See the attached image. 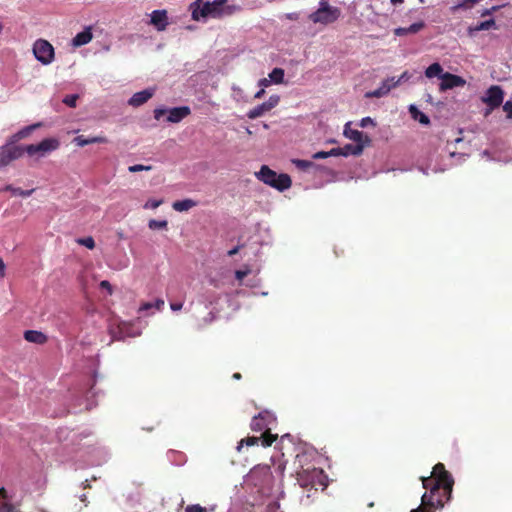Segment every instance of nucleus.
Masks as SVG:
<instances>
[{"label": "nucleus", "instance_id": "f257e3e1", "mask_svg": "<svg viewBox=\"0 0 512 512\" xmlns=\"http://www.w3.org/2000/svg\"><path fill=\"white\" fill-rule=\"evenodd\" d=\"M426 492L421 497V504L410 512H438L452 498L454 478L443 463H437L429 477H421Z\"/></svg>", "mask_w": 512, "mask_h": 512}, {"label": "nucleus", "instance_id": "f03ea898", "mask_svg": "<svg viewBox=\"0 0 512 512\" xmlns=\"http://www.w3.org/2000/svg\"><path fill=\"white\" fill-rule=\"evenodd\" d=\"M227 0H214L212 2L196 0L190 4L191 17L195 21L206 20L207 18H221L224 15H231L233 9L226 6Z\"/></svg>", "mask_w": 512, "mask_h": 512}, {"label": "nucleus", "instance_id": "7ed1b4c3", "mask_svg": "<svg viewBox=\"0 0 512 512\" xmlns=\"http://www.w3.org/2000/svg\"><path fill=\"white\" fill-rule=\"evenodd\" d=\"M275 422V417L268 411H262L257 416H254L250 427L255 432L263 431L261 435V444L263 447H269L277 439V434L270 432V426Z\"/></svg>", "mask_w": 512, "mask_h": 512}, {"label": "nucleus", "instance_id": "20e7f679", "mask_svg": "<svg viewBox=\"0 0 512 512\" xmlns=\"http://www.w3.org/2000/svg\"><path fill=\"white\" fill-rule=\"evenodd\" d=\"M256 176L263 183L281 192L289 189L292 185L291 178L288 174H277L266 165H263L260 168V171L256 173Z\"/></svg>", "mask_w": 512, "mask_h": 512}, {"label": "nucleus", "instance_id": "39448f33", "mask_svg": "<svg viewBox=\"0 0 512 512\" xmlns=\"http://www.w3.org/2000/svg\"><path fill=\"white\" fill-rule=\"evenodd\" d=\"M340 15L341 10L331 6L329 0H320L318 9L312 12L308 18L314 24L328 25L337 21Z\"/></svg>", "mask_w": 512, "mask_h": 512}, {"label": "nucleus", "instance_id": "423d86ee", "mask_svg": "<svg viewBox=\"0 0 512 512\" xmlns=\"http://www.w3.org/2000/svg\"><path fill=\"white\" fill-rule=\"evenodd\" d=\"M322 478L323 471L317 468L302 470L297 473V482L299 485L309 490L314 489V491H317V486L324 485Z\"/></svg>", "mask_w": 512, "mask_h": 512}, {"label": "nucleus", "instance_id": "0eeeda50", "mask_svg": "<svg viewBox=\"0 0 512 512\" xmlns=\"http://www.w3.org/2000/svg\"><path fill=\"white\" fill-rule=\"evenodd\" d=\"M33 54L43 65L52 63L55 57L54 47L44 39H38L35 41L33 45Z\"/></svg>", "mask_w": 512, "mask_h": 512}, {"label": "nucleus", "instance_id": "6e6552de", "mask_svg": "<svg viewBox=\"0 0 512 512\" xmlns=\"http://www.w3.org/2000/svg\"><path fill=\"white\" fill-rule=\"evenodd\" d=\"M60 142L56 138H46L38 144H30L23 147L24 153L29 156L38 154L40 157L45 156L47 153L58 149Z\"/></svg>", "mask_w": 512, "mask_h": 512}, {"label": "nucleus", "instance_id": "1a4fd4ad", "mask_svg": "<svg viewBox=\"0 0 512 512\" xmlns=\"http://www.w3.org/2000/svg\"><path fill=\"white\" fill-rule=\"evenodd\" d=\"M22 146L14 145L13 142H7L0 147V168L8 166L12 161L23 156Z\"/></svg>", "mask_w": 512, "mask_h": 512}, {"label": "nucleus", "instance_id": "9d476101", "mask_svg": "<svg viewBox=\"0 0 512 512\" xmlns=\"http://www.w3.org/2000/svg\"><path fill=\"white\" fill-rule=\"evenodd\" d=\"M504 92L500 86L493 85L483 97V102L486 103L491 109L499 107L503 102Z\"/></svg>", "mask_w": 512, "mask_h": 512}, {"label": "nucleus", "instance_id": "9b49d317", "mask_svg": "<svg viewBox=\"0 0 512 512\" xmlns=\"http://www.w3.org/2000/svg\"><path fill=\"white\" fill-rule=\"evenodd\" d=\"M440 90L446 91L455 87H462L466 84V81L458 75L446 72L441 75Z\"/></svg>", "mask_w": 512, "mask_h": 512}, {"label": "nucleus", "instance_id": "f8f14e48", "mask_svg": "<svg viewBox=\"0 0 512 512\" xmlns=\"http://www.w3.org/2000/svg\"><path fill=\"white\" fill-rule=\"evenodd\" d=\"M150 23L156 27L158 31H164L168 26V16L166 10H154L151 13Z\"/></svg>", "mask_w": 512, "mask_h": 512}, {"label": "nucleus", "instance_id": "ddd939ff", "mask_svg": "<svg viewBox=\"0 0 512 512\" xmlns=\"http://www.w3.org/2000/svg\"><path fill=\"white\" fill-rule=\"evenodd\" d=\"M191 110L188 106L174 107L168 110L167 121L171 123H179L188 115Z\"/></svg>", "mask_w": 512, "mask_h": 512}, {"label": "nucleus", "instance_id": "4468645a", "mask_svg": "<svg viewBox=\"0 0 512 512\" xmlns=\"http://www.w3.org/2000/svg\"><path fill=\"white\" fill-rule=\"evenodd\" d=\"M344 135L351 139L352 141H354L356 144H369L370 143V138L367 136V135H364L361 131L359 130H355V129H351L349 127V123L345 125V129H344Z\"/></svg>", "mask_w": 512, "mask_h": 512}, {"label": "nucleus", "instance_id": "2eb2a0df", "mask_svg": "<svg viewBox=\"0 0 512 512\" xmlns=\"http://www.w3.org/2000/svg\"><path fill=\"white\" fill-rule=\"evenodd\" d=\"M154 95L153 89H145L140 92H136L128 101L129 105L133 107H139L146 103Z\"/></svg>", "mask_w": 512, "mask_h": 512}, {"label": "nucleus", "instance_id": "dca6fc26", "mask_svg": "<svg viewBox=\"0 0 512 512\" xmlns=\"http://www.w3.org/2000/svg\"><path fill=\"white\" fill-rule=\"evenodd\" d=\"M108 139L105 136H93L86 138L83 135L76 136L73 139V143L79 147H84L89 144H95V143H107Z\"/></svg>", "mask_w": 512, "mask_h": 512}, {"label": "nucleus", "instance_id": "f3484780", "mask_svg": "<svg viewBox=\"0 0 512 512\" xmlns=\"http://www.w3.org/2000/svg\"><path fill=\"white\" fill-rule=\"evenodd\" d=\"M93 38L91 27L85 28L82 32L76 34L72 39V45L74 47H80L88 44Z\"/></svg>", "mask_w": 512, "mask_h": 512}, {"label": "nucleus", "instance_id": "a211bd4d", "mask_svg": "<svg viewBox=\"0 0 512 512\" xmlns=\"http://www.w3.org/2000/svg\"><path fill=\"white\" fill-rule=\"evenodd\" d=\"M337 156H349V155H360L364 149L363 144H346L344 147L335 148Z\"/></svg>", "mask_w": 512, "mask_h": 512}, {"label": "nucleus", "instance_id": "6ab92c4d", "mask_svg": "<svg viewBox=\"0 0 512 512\" xmlns=\"http://www.w3.org/2000/svg\"><path fill=\"white\" fill-rule=\"evenodd\" d=\"M425 27L423 21L411 24L409 27H399L394 30L396 36H404L407 34H416Z\"/></svg>", "mask_w": 512, "mask_h": 512}, {"label": "nucleus", "instance_id": "aec40b11", "mask_svg": "<svg viewBox=\"0 0 512 512\" xmlns=\"http://www.w3.org/2000/svg\"><path fill=\"white\" fill-rule=\"evenodd\" d=\"M24 339L31 343L45 344L48 340L47 336L36 330H27L24 332Z\"/></svg>", "mask_w": 512, "mask_h": 512}, {"label": "nucleus", "instance_id": "412c9836", "mask_svg": "<svg viewBox=\"0 0 512 512\" xmlns=\"http://www.w3.org/2000/svg\"><path fill=\"white\" fill-rule=\"evenodd\" d=\"M40 126H41V124L37 123V124H32V125L24 127L23 129L18 131L16 134H14L11 137V140L9 142H13V144L15 145V143L17 141L28 137L35 129H37Z\"/></svg>", "mask_w": 512, "mask_h": 512}, {"label": "nucleus", "instance_id": "4be33fe9", "mask_svg": "<svg viewBox=\"0 0 512 512\" xmlns=\"http://www.w3.org/2000/svg\"><path fill=\"white\" fill-rule=\"evenodd\" d=\"M0 512H19L18 508L7 501V492L0 488Z\"/></svg>", "mask_w": 512, "mask_h": 512}, {"label": "nucleus", "instance_id": "5701e85b", "mask_svg": "<svg viewBox=\"0 0 512 512\" xmlns=\"http://www.w3.org/2000/svg\"><path fill=\"white\" fill-rule=\"evenodd\" d=\"M409 112L411 114V117L414 120L419 121L421 124L428 125L430 123L429 117L426 114L422 113L420 110H418L417 107H415L414 105H411L409 107Z\"/></svg>", "mask_w": 512, "mask_h": 512}, {"label": "nucleus", "instance_id": "b1692460", "mask_svg": "<svg viewBox=\"0 0 512 512\" xmlns=\"http://www.w3.org/2000/svg\"><path fill=\"white\" fill-rule=\"evenodd\" d=\"M195 205H196V203L193 200H191V199H184V200H181V201H175L172 204V207H173L174 210H176L178 212H183V211H188L189 209H191Z\"/></svg>", "mask_w": 512, "mask_h": 512}, {"label": "nucleus", "instance_id": "393cba45", "mask_svg": "<svg viewBox=\"0 0 512 512\" xmlns=\"http://www.w3.org/2000/svg\"><path fill=\"white\" fill-rule=\"evenodd\" d=\"M267 105L265 103H262L253 109L249 110L247 113V117L249 119H256L264 115L265 113L269 112Z\"/></svg>", "mask_w": 512, "mask_h": 512}, {"label": "nucleus", "instance_id": "a878e982", "mask_svg": "<svg viewBox=\"0 0 512 512\" xmlns=\"http://www.w3.org/2000/svg\"><path fill=\"white\" fill-rule=\"evenodd\" d=\"M442 74H444L443 68L439 63H433L425 70V76L427 78H433V77L441 78Z\"/></svg>", "mask_w": 512, "mask_h": 512}, {"label": "nucleus", "instance_id": "bb28decb", "mask_svg": "<svg viewBox=\"0 0 512 512\" xmlns=\"http://www.w3.org/2000/svg\"><path fill=\"white\" fill-rule=\"evenodd\" d=\"M494 25H495L494 19H489V20L480 22V23H478L477 25H475L473 27H469V33L473 34V33L478 32V31L489 30Z\"/></svg>", "mask_w": 512, "mask_h": 512}, {"label": "nucleus", "instance_id": "cd10ccee", "mask_svg": "<svg viewBox=\"0 0 512 512\" xmlns=\"http://www.w3.org/2000/svg\"><path fill=\"white\" fill-rule=\"evenodd\" d=\"M2 191H8V192H11L13 195H19V196H22V197H28L30 195H32V193L35 191V189H30V190H22L21 188H16L10 184L6 185Z\"/></svg>", "mask_w": 512, "mask_h": 512}, {"label": "nucleus", "instance_id": "c85d7f7f", "mask_svg": "<svg viewBox=\"0 0 512 512\" xmlns=\"http://www.w3.org/2000/svg\"><path fill=\"white\" fill-rule=\"evenodd\" d=\"M390 92V87L387 84H381L379 88L370 91L366 94L369 98H380L387 95Z\"/></svg>", "mask_w": 512, "mask_h": 512}, {"label": "nucleus", "instance_id": "c756f323", "mask_svg": "<svg viewBox=\"0 0 512 512\" xmlns=\"http://www.w3.org/2000/svg\"><path fill=\"white\" fill-rule=\"evenodd\" d=\"M269 79H270L271 82H273L275 84L282 83L283 80H284V70L281 69V68H274L269 73Z\"/></svg>", "mask_w": 512, "mask_h": 512}, {"label": "nucleus", "instance_id": "7c9ffc66", "mask_svg": "<svg viewBox=\"0 0 512 512\" xmlns=\"http://www.w3.org/2000/svg\"><path fill=\"white\" fill-rule=\"evenodd\" d=\"M168 226V221L167 220H156V219H151L149 222H148V227L151 229V230H158V229H166Z\"/></svg>", "mask_w": 512, "mask_h": 512}, {"label": "nucleus", "instance_id": "2f4dec72", "mask_svg": "<svg viewBox=\"0 0 512 512\" xmlns=\"http://www.w3.org/2000/svg\"><path fill=\"white\" fill-rule=\"evenodd\" d=\"M261 441V437H255V436H252V437H247L245 439H242L240 442H239V445L237 447L238 450H241L242 446L243 445H246V446H254V445H257L258 442Z\"/></svg>", "mask_w": 512, "mask_h": 512}, {"label": "nucleus", "instance_id": "473e14b6", "mask_svg": "<svg viewBox=\"0 0 512 512\" xmlns=\"http://www.w3.org/2000/svg\"><path fill=\"white\" fill-rule=\"evenodd\" d=\"M76 242L79 245L85 246L86 248H88L90 250L95 248V241H94L93 237H91V236L84 237V238H78L76 240Z\"/></svg>", "mask_w": 512, "mask_h": 512}, {"label": "nucleus", "instance_id": "72a5a7b5", "mask_svg": "<svg viewBox=\"0 0 512 512\" xmlns=\"http://www.w3.org/2000/svg\"><path fill=\"white\" fill-rule=\"evenodd\" d=\"M337 152L339 151L335 148L331 149L330 151H319L313 155V159H325L330 156H337Z\"/></svg>", "mask_w": 512, "mask_h": 512}, {"label": "nucleus", "instance_id": "f704fd0d", "mask_svg": "<svg viewBox=\"0 0 512 512\" xmlns=\"http://www.w3.org/2000/svg\"><path fill=\"white\" fill-rule=\"evenodd\" d=\"M293 163L295 164V166L300 169V170H303V171H306L308 170L310 167L313 166V162L311 161H308V160H300V159H296V160H293Z\"/></svg>", "mask_w": 512, "mask_h": 512}, {"label": "nucleus", "instance_id": "c9c22d12", "mask_svg": "<svg viewBox=\"0 0 512 512\" xmlns=\"http://www.w3.org/2000/svg\"><path fill=\"white\" fill-rule=\"evenodd\" d=\"M78 98H79V96L77 94L67 95L63 99V103H65L69 107L74 108V107H76Z\"/></svg>", "mask_w": 512, "mask_h": 512}, {"label": "nucleus", "instance_id": "e433bc0d", "mask_svg": "<svg viewBox=\"0 0 512 512\" xmlns=\"http://www.w3.org/2000/svg\"><path fill=\"white\" fill-rule=\"evenodd\" d=\"M152 169V166L149 165H142V164H135L128 167V171L131 173H136L140 171H150Z\"/></svg>", "mask_w": 512, "mask_h": 512}, {"label": "nucleus", "instance_id": "4c0bfd02", "mask_svg": "<svg viewBox=\"0 0 512 512\" xmlns=\"http://www.w3.org/2000/svg\"><path fill=\"white\" fill-rule=\"evenodd\" d=\"M280 102V97L278 95H271L269 99L264 102L268 109L271 111L273 108H275Z\"/></svg>", "mask_w": 512, "mask_h": 512}, {"label": "nucleus", "instance_id": "58836bf2", "mask_svg": "<svg viewBox=\"0 0 512 512\" xmlns=\"http://www.w3.org/2000/svg\"><path fill=\"white\" fill-rule=\"evenodd\" d=\"M163 203L162 199H149L143 206L144 209H156Z\"/></svg>", "mask_w": 512, "mask_h": 512}, {"label": "nucleus", "instance_id": "ea45409f", "mask_svg": "<svg viewBox=\"0 0 512 512\" xmlns=\"http://www.w3.org/2000/svg\"><path fill=\"white\" fill-rule=\"evenodd\" d=\"M185 511L186 512H206V509L203 508L202 506H200L199 504H194V505H188L185 508Z\"/></svg>", "mask_w": 512, "mask_h": 512}, {"label": "nucleus", "instance_id": "a19ab883", "mask_svg": "<svg viewBox=\"0 0 512 512\" xmlns=\"http://www.w3.org/2000/svg\"><path fill=\"white\" fill-rule=\"evenodd\" d=\"M381 84H387L391 90L399 85V80H396L395 77H390L385 79Z\"/></svg>", "mask_w": 512, "mask_h": 512}, {"label": "nucleus", "instance_id": "79ce46f5", "mask_svg": "<svg viewBox=\"0 0 512 512\" xmlns=\"http://www.w3.org/2000/svg\"><path fill=\"white\" fill-rule=\"evenodd\" d=\"M99 285H100V288H101V289H105V290H107V292H108V294H109V295H112V294H113V288H112V285L110 284V282H109V281H107V280H103V281H101V282H100V284H99Z\"/></svg>", "mask_w": 512, "mask_h": 512}, {"label": "nucleus", "instance_id": "37998d69", "mask_svg": "<svg viewBox=\"0 0 512 512\" xmlns=\"http://www.w3.org/2000/svg\"><path fill=\"white\" fill-rule=\"evenodd\" d=\"M503 110L506 113L507 118L511 119L512 118V101H507L503 105Z\"/></svg>", "mask_w": 512, "mask_h": 512}, {"label": "nucleus", "instance_id": "c03bdc74", "mask_svg": "<svg viewBox=\"0 0 512 512\" xmlns=\"http://www.w3.org/2000/svg\"><path fill=\"white\" fill-rule=\"evenodd\" d=\"M168 110H169V109H165V108H156V109L154 110V118H155L156 120H160V118H161L162 116H164L165 114H168Z\"/></svg>", "mask_w": 512, "mask_h": 512}, {"label": "nucleus", "instance_id": "a18cd8bd", "mask_svg": "<svg viewBox=\"0 0 512 512\" xmlns=\"http://www.w3.org/2000/svg\"><path fill=\"white\" fill-rule=\"evenodd\" d=\"M370 124H371V125H375V124H374L373 119H372V118H370V117H365V118H363V119L360 121V126H361L362 128H365V127H367V126H368V125H370Z\"/></svg>", "mask_w": 512, "mask_h": 512}, {"label": "nucleus", "instance_id": "49530a36", "mask_svg": "<svg viewBox=\"0 0 512 512\" xmlns=\"http://www.w3.org/2000/svg\"><path fill=\"white\" fill-rule=\"evenodd\" d=\"M286 19L288 20H292V21H296L299 19V13L297 12H291V13H287L285 15Z\"/></svg>", "mask_w": 512, "mask_h": 512}, {"label": "nucleus", "instance_id": "de8ad7c7", "mask_svg": "<svg viewBox=\"0 0 512 512\" xmlns=\"http://www.w3.org/2000/svg\"><path fill=\"white\" fill-rule=\"evenodd\" d=\"M271 81L270 79H267V78H262L258 81V85L261 87V88H265V87H268L270 85Z\"/></svg>", "mask_w": 512, "mask_h": 512}, {"label": "nucleus", "instance_id": "09e8293b", "mask_svg": "<svg viewBox=\"0 0 512 512\" xmlns=\"http://www.w3.org/2000/svg\"><path fill=\"white\" fill-rule=\"evenodd\" d=\"M170 307L173 311H179L182 309L183 307V303L182 302H175V303H171L170 304Z\"/></svg>", "mask_w": 512, "mask_h": 512}, {"label": "nucleus", "instance_id": "8fccbe9b", "mask_svg": "<svg viewBox=\"0 0 512 512\" xmlns=\"http://www.w3.org/2000/svg\"><path fill=\"white\" fill-rule=\"evenodd\" d=\"M163 306H164L163 299H157L156 302L153 304V307H155L157 310H161Z\"/></svg>", "mask_w": 512, "mask_h": 512}, {"label": "nucleus", "instance_id": "3c124183", "mask_svg": "<svg viewBox=\"0 0 512 512\" xmlns=\"http://www.w3.org/2000/svg\"><path fill=\"white\" fill-rule=\"evenodd\" d=\"M410 78V75L407 71L403 72L402 75L397 79L399 80V84L401 82L407 81Z\"/></svg>", "mask_w": 512, "mask_h": 512}, {"label": "nucleus", "instance_id": "603ef678", "mask_svg": "<svg viewBox=\"0 0 512 512\" xmlns=\"http://www.w3.org/2000/svg\"><path fill=\"white\" fill-rule=\"evenodd\" d=\"M6 266L4 261L0 258V277L3 278L5 276Z\"/></svg>", "mask_w": 512, "mask_h": 512}, {"label": "nucleus", "instance_id": "864d4df0", "mask_svg": "<svg viewBox=\"0 0 512 512\" xmlns=\"http://www.w3.org/2000/svg\"><path fill=\"white\" fill-rule=\"evenodd\" d=\"M481 0H464L462 4H459L456 8L464 7L466 4H476L480 2Z\"/></svg>", "mask_w": 512, "mask_h": 512}, {"label": "nucleus", "instance_id": "5fc2aeb1", "mask_svg": "<svg viewBox=\"0 0 512 512\" xmlns=\"http://www.w3.org/2000/svg\"><path fill=\"white\" fill-rule=\"evenodd\" d=\"M265 95V89L261 88L258 92L255 93L254 98L255 99H261Z\"/></svg>", "mask_w": 512, "mask_h": 512}, {"label": "nucleus", "instance_id": "6e6d98bb", "mask_svg": "<svg viewBox=\"0 0 512 512\" xmlns=\"http://www.w3.org/2000/svg\"><path fill=\"white\" fill-rule=\"evenodd\" d=\"M247 275V273L245 271H236L235 273V276H236V279L238 280H242L245 276Z\"/></svg>", "mask_w": 512, "mask_h": 512}, {"label": "nucleus", "instance_id": "4d7b16f0", "mask_svg": "<svg viewBox=\"0 0 512 512\" xmlns=\"http://www.w3.org/2000/svg\"><path fill=\"white\" fill-rule=\"evenodd\" d=\"M153 307V303L147 302L140 307V311H145Z\"/></svg>", "mask_w": 512, "mask_h": 512}, {"label": "nucleus", "instance_id": "13d9d810", "mask_svg": "<svg viewBox=\"0 0 512 512\" xmlns=\"http://www.w3.org/2000/svg\"><path fill=\"white\" fill-rule=\"evenodd\" d=\"M239 249H240L239 246L234 247L233 249L228 251V255L233 256V255L237 254L239 252Z\"/></svg>", "mask_w": 512, "mask_h": 512}, {"label": "nucleus", "instance_id": "bf43d9fd", "mask_svg": "<svg viewBox=\"0 0 512 512\" xmlns=\"http://www.w3.org/2000/svg\"><path fill=\"white\" fill-rule=\"evenodd\" d=\"M403 2H404V0H391V3H392L393 5L401 4V3H403Z\"/></svg>", "mask_w": 512, "mask_h": 512}, {"label": "nucleus", "instance_id": "052dcab7", "mask_svg": "<svg viewBox=\"0 0 512 512\" xmlns=\"http://www.w3.org/2000/svg\"><path fill=\"white\" fill-rule=\"evenodd\" d=\"M233 378L234 379H240L241 378V374L240 373H234L233 374Z\"/></svg>", "mask_w": 512, "mask_h": 512}, {"label": "nucleus", "instance_id": "680f3d73", "mask_svg": "<svg viewBox=\"0 0 512 512\" xmlns=\"http://www.w3.org/2000/svg\"><path fill=\"white\" fill-rule=\"evenodd\" d=\"M489 13H490V11H489V10H485V11L482 13V16H485V15H487V14H489Z\"/></svg>", "mask_w": 512, "mask_h": 512}, {"label": "nucleus", "instance_id": "e2e57ef3", "mask_svg": "<svg viewBox=\"0 0 512 512\" xmlns=\"http://www.w3.org/2000/svg\"><path fill=\"white\" fill-rule=\"evenodd\" d=\"M3 28H4V26H3V24L0 22V34L3 32Z\"/></svg>", "mask_w": 512, "mask_h": 512}, {"label": "nucleus", "instance_id": "0e129e2a", "mask_svg": "<svg viewBox=\"0 0 512 512\" xmlns=\"http://www.w3.org/2000/svg\"><path fill=\"white\" fill-rule=\"evenodd\" d=\"M209 315H212V312H209ZM213 316H211L210 321H212Z\"/></svg>", "mask_w": 512, "mask_h": 512}]
</instances>
